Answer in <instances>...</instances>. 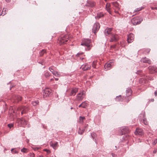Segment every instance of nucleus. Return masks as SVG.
<instances>
[{
    "mask_svg": "<svg viewBox=\"0 0 157 157\" xmlns=\"http://www.w3.org/2000/svg\"><path fill=\"white\" fill-rule=\"evenodd\" d=\"M55 80L56 81H57V80H58V78H55Z\"/></svg>",
    "mask_w": 157,
    "mask_h": 157,
    "instance_id": "052dcab7",
    "label": "nucleus"
},
{
    "mask_svg": "<svg viewBox=\"0 0 157 157\" xmlns=\"http://www.w3.org/2000/svg\"><path fill=\"white\" fill-rule=\"evenodd\" d=\"M50 146H52L54 149H56L57 147L58 146V143L57 142H55L54 143L51 144Z\"/></svg>",
    "mask_w": 157,
    "mask_h": 157,
    "instance_id": "a878e982",
    "label": "nucleus"
},
{
    "mask_svg": "<svg viewBox=\"0 0 157 157\" xmlns=\"http://www.w3.org/2000/svg\"><path fill=\"white\" fill-rule=\"evenodd\" d=\"M149 79L150 80H153V79H152V78H149Z\"/></svg>",
    "mask_w": 157,
    "mask_h": 157,
    "instance_id": "774afa93",
    "label": "nucleus"
},
{
    "mask_svg": "<svg viewBox=\"0 0 157 157\" xmlns=\"http://www.w3.org/2000/svg\"><path fill=\"white\" fill-rule=\"evenodd\" d=\"M120 129L121 132V135L128 132V128L126 127H121Z\"/></svg>",
    "mask_w": 157,
    "mask_h": 157,
    "instance_id": "aec40b11",
    "label": "nucleus"
},
{
    "mask_svg": "<svg viewBox=\"0 0 157 157\" xmlns=\"http://www.w3.org/2000/svg\"><path fill=\"white\" fill-rule=\"evenodd\" d=\"M53 80V78H51V79H50V81H52Z\"/></svg>",
    "mask_w": 157,
    "mask_h": 157,
    "instance_id": "338daca9",
    "label": "nucleus"
},
{
    "mask_svg": "<svg viewBox=\"0 0 157 157\" xmlns=\"http://www.w3.org/2000/svg\"><path fill=\"white\" fill-rule=\"evenodd\" d=\"M82 107L84 108H86L88 105L87 103L85 101L82 102Z\"/></svg>",
    "mask_w": 157,
    "mask_h": 157,
    "instance_id": "c756f323",
    "label": "nucleus"
},
{
    "mask_svg": "<svg viewBox=\"0 0 157 157\" xmlns=\"http://www.w3.org/2000/svg\"><path fill=\"white\" fill-rule=\"evenodd\" d=\"M13 153H14V154H17V153H18V152L16 150H15V151H13Z\"/></svg>",
    "mask_w": 157,
    "mask_h": 157,
    "instance_id": "3c124183",
    "label": "nucleus"
},
{
    "mask_svg": "<svg viewBox=\"0 0 157 157\" xmlns=\"http://www.w3.org/2000/svg\"><path fill=\"white\" fill-rule=\"evenodd\" d=\"M113 63L111 62L106 63L104 66V69L105 71L110 70L113 65Z\"/></svg>",
    "mask_w": 157,
    "mask_h": 157,
    "instance_id": "f8f14e48",
    "label": "nucleus"
},
{
    "mask_svg": "<svg viewBox=\"0 0 157 157\" xmlns=\"http://www.w3.org/2000/svg\"><path fill=\"white\" fill-rule=\"evenodd\" d=\"M44 75L46 78H48L50 76V74L47 71H45L44 72Z\"/></svg>",
    "mask_w": 157,
    "mask_h": 157,
    "instance_id": "c85d7f7f",
    "label": "nucleus"
},
{
    "mask_svg": "<svg viewBox=\"0 0 157 157\" xmlns=\"http://www.w3.org/2000/svg\"><path fill=\"white\" fill-rule=\"evenodd\" d=\"M85 119V117H84L80 116L79 117V119L81 121H83V120Z\"/></svg>",
    "mask_w": 157,
    "mask_h": 157,
    "instance_id": "79ce46f5",
    "label": "nucleus"
},
{
    "mask_svg": "<svg viewBox=\"0 0 157 157\" xmlns=\"http://www.w3.org/2000/svg\"><path fill=\"white\" fill-rule=\"evenodd\" d=\"M40 63V64H41L42 65H43L44 64V62H42L41 63Z\"/></svg>",
    "mask_w": 157,
    "mask_h": 157,
    "instance_id": "e2e57ef3",
    "label": "nucleus"
},
{
    "mask_svg": "<svg viewBox=\"0 0 157 157\" xmlns=\"http://www.w3.org/2000/svg\"><path fill=\"white\" fill-rule=\"evenodd\" d=\"M121 95H120L119 96H117L116 98V101H121L122 99H121Z\"/></svg>",
    "mask_w": 157,
    "mask_h": 157,
    "instance_id": "2f4dec72",
    "label": "nucleus"
},
{
    "mask_svg": "<svg viewBox=\"0 0 157 157\" xmlns=\"http://www.w3.org/2000/svg\"><path fill=\"white\" fill-rule=\"evenodd\" d=\"M68 36L64 35L61 36L58 39V42L60 45L65 44L68 41Z\"/></svg>",
    "mask_w": 157,
    "mask_h": 157,
    "instance_id": "f03ea898",
    "label": "nucleus"
},
{
    "mask_svg": "<svg viewBox=\"0 0 157 157\" xmlns=\"http://www.w3.org/2000/svg\"><path fill=\"white\" fill-rule=\"evenodd\" d=\"M115 47H116L115 45H112L111 46V48H115Z\"/></svg>",
    "mask_w": 157,
    "mask_h": 157,
    "instance_id": "864d4df0",
    "label": "nucleus"
},
{
    "mask_svg": "<svg viewBox=\"0 0 157 157\" xmlns=\"http://www.w3.org/2000/svg\"><path fill=\"white\" fill-rule=\"evenodd\" d=\"M157 143V139H156L154 140L152 142V144L153 145H155Z\"/></svg>",
    "mask_w": 157,
    "mask_h": 157,
    "instance_id": "a19ab883",
    "label": "nucleus"
},
{
    "mask_svg": "<svg viewBox=\"0 0 157 157\" xmlns=\"http://www.w3.org/2000/svg\"><path fill=\"white\" fill-rule=\"evenodd\" d=\"M46 52V50L44 49L42 50L40 52H39L40 55V56H43L44 53Z\"/></svg>",
    "mask_w": 157,
    "mask_h": 157,
    "instance_id": "7c9ffc66",
    "label": "nucleus"
},
{
    "mask_svg": "<svg viewBox=\"0 0 157 157\" xmlns=\"http://www.w3.org/2000/svg\"><path fill=\"white\" fill-rule=\"evenodd\" d=\"M83 53L82 52L78 53L77 54L76 56H79V55L82 54Z\"/></svg>",
    "mask_w": 157,
    "mask_h": 157,
    "instance_id": "49530a36",
    "label": "nucleus"
},
{
    "mask_svg": "<svg viewBox=\"0 0 157 157\" xmlns=\"http://www.w3.org/2000/svg\"><path fill=\"white\" fill-rule=\"evenodd\" d=\"M95 3L94 2H92L90 1H88L87 4L86 6L88 7H93L95 6Z\"/></svg>",
    "mask_w": 157,
    "mask_h": 157,
    "instance_id": "412c9836",
    "label": "nucleus"
},
{
    "mask_svg": "<svg viewBox=\"0 0 157 157\" xmlns=\"http://www.w3.org/2000/svg\"><path fill=\"white\" fill-rule=\"evenodd\" d=\"M104 15L103 12L98 13H97V15L95 17V18L96 19H98L100 18L103 17Z\"/></svg>",
    "mask_w": 157,
    "mask_h": 157,
    "instance_id": "4be33fe9",
    "label": "nucleus"
},
{
    "mask_svg": "<svg viewBox=\"0 0 157 157\" xmlns=\"http://www.w3.org/2000/svg\"><path fill=\"white\" fill-rule=\"evenodd\" d=\"M100 28V25L98 23H96L94 24L93 29H92V31L95 34L96 32L98 30L99 28Z\"/></svg>",
    "mask_w": 157,
    "mask_h": 157,
    "instance_id": "6e6552de",
    "label": "nucleus"
},
{
    "mask_svg": "<svg viewBox=\"0 0 157 157\" xmlns=\"http://www.w3.org/2000/svg\"><path fill=\"white\" fill-rule=\"evenodd\" d=\"M138 118L140 123H143L145 125L148 124V122L145 117L144 112H142L141 113H140L139 116Z\"/></svg>",
    "mask_w": 157,
    "mask_h": 157,
    "instance_id": "f257e3e1",
    "label": "nucleus"
},
{
    "mask_svg": "<svg viewBox=\"0 0 157 157\" xmlns=\"http://www.w3.org/2000/svg\"><path fill=\"white\" fill-rule=\"evenodd\" d=\"M18 109L21 110V114L22 115L23 113H26L29 110V108L27 106H23L21 108H19Z\"/></svg>",
    "mask_w": 157,
    "mask_h": 157,
    "instance_id": "9d476101",
    "label": "nucleus"
},
{
    "mask_svg": "<svg viewBox=\"0 0 157 157\" xmlns=\"http://www.w3.org/2000/svg\"><path fill=\"white\" fill-rule=\"evenodd\" d=\"M16 122L19 124L21 125H24L27 124V121L23 118L17 119L16 120Z\"/></svg>",
    "mask_w": 157,
    "mask_h": 157,
    "instance_id": "9b49d317",
    "label": "nucleus"
},
{
    "mask_svg": "<svg viewBox=\"0 0 157 157\" xmlns=\"http://www.w3.org/2000/svg\"><path fill=\"white\" fill-rule=\"evenodd\" d=\"M147 50L148 51L147 53H148L150 52V49H148Z\"/></svg>",
    "mask_w": 157,
    "mask_h": 157,
    "instance_id": "bf43d9fd",
    "label": "nucleus"
},
{
    "mask_svg": "<svg viewBox=\"0 0 157 157\" xmlns=\"http://www.w3.org/2000/svg\"><path fill=\"white\" fill-rule=\"evenodd\" d=\"M96 136H97L96 134L95 133H94V132L92 133L91 134V137H92V138L93 139V140L94 139L95 137H96Z\"/></svg>",
    "mask_w": 157,
    "mask_h": 157,
    "instance_id": "72a5a7b5",
    "label": "nucleus"
},
{
    "mask_svg": "<svg viewBox=\"0 0 157 157\" xmlns=\"http://www.w3.org/2000/svg\"><path fill=\"white\" fill-rule=\"evenodd\" d=\"M49 69L50 71L51 72L53 75L57 77H59L60 76V74L57 71H54L53 67H49Z\"/></svg>",
    "mask_w": 157,
    "mask_h": 157,
    "instance_id": "0eeeda50",
    "label": "nucleus"
},
{
    "mask_svg": "<svg viewBox=\"0 0 157 157\" xmlns=\"http://www.w3.org/2000/svg\"><path fill=\"white\" fill-rule=\"evenodd\" d=\"M155 6V7H151V8L152 10H157V6H156L155 5H154Z\"/></svg>",
    "mask_w": 157,
    "mask_h": 157,
    "instance_id": "c03bdc74",
    "label": "nucleus"
},
{
    "mask_svg": "<svg viewBox=\"0 0 157 157\" xmlns=\"http://www.w3.org/2000/svg\"><path fill=\"white\" fill-rule=\"evenodd\" d=\"M28 155L29 156V157H34L35 155L33 153H30Z\"/></svg>",
    "mask_w": 157,
    "mask_h": 157,
    "instance_id": "58836bf2",
    "label": "nucleus"
},
{
    "mask_svg": "<svg viewBox=\"0 0 157 157\" xmlns=\"http://www.w3.org/2000/svg\"><path fill=\"white\" fill-rule=\"evenodd\" d=\"M148 69L150 73H153L156 70V67L155 66H150L148 67Z\"/></svg>",
    "mask_w": 157,
    "mask_h": 157,
    "instance_id": "5701e85b",
    "label": "nucleus"
},
{
    "mask_svg": "<svg viewBox=\"0 0 157 157\" xmlns=\"http://www.w3.org/2000/svg\"><path fill=\"white\" fill-rule=\"evenodd\" d=\"M39 103L38 100H36L34 101H32V104L33 106H36Z\"/></svg>",
    "mask_w": 157,
    "mask_h": 157,
    "instance_id": "cd10ccee",
    "label": "nucleus"
},
{
    "mask_svg": "<svg viewBox=\"0 0 157 157\" xmlns=\"http://www.w3.org/2000/svg\"><path fill=\"white\" fill-rule=\"evenodd\" d=\"M12 99L14 100L15 102H18L21 100V97L19 95H13L12 97Z\"/></svg>",
    "mask_w": 157,
    "mask_h": 157,
    "instance_id": "2eb2a0df",
    "label": "nucleus"
},
{
    "mask_svg": "<svg viewBox=\"0 0 157 157\" xmlns=\"http://www.w3.org/2000/svg\"><path fill=\"white\" fill-rule=\"evenodd\" d=\"M112 155L113 157H117V155L114 154L112 153Z\"/></svg>",
    "mask_w": 157,
    "mask_h": 157,
    "instance_id": "8fccbe9b",
    "label": "nucleus"
},
{
    "mask_svg": "<svg viewBox=\"0 0 157 157\" xmlns=\"http://www.w3.org/2000/svg\"><path fill=\"white\" fill-rule=\"evenodd\" d=\"M14 148L12 149L11 150V151H12L14 150Z\"/></svg>",
    "mask_w": 157,
    "mask_h": 157,
    "instance_id": "0e129e2a",
    "label": "nucleus"
},
{
    "mask_svg": "<svg viewBox=\"0 0 157 157\" xmlns=\"http://www.w3.org/2000/svg\"><path fill=\"white\" fill-rule=\"evenodd\" d=\"M38 157H43V156L42 155H39L38 156Z\"/></svg>",
    "mask_w": 157,
    "mask_h": 157,
    "instance_id": "13d9d810",
    "label": "nucleus"
},
{
    "mask_svg": "<svg viewBox=\"0 0 157 157\" xmlns=\"http://www.w3.org/2000/svg\"><path fill=\"white\" fill-rule=\"evenodd\" d=\"M154 94H155V96H157V90H156L155 91V93H154Z\"/></svg>",
    "mask_w": 157,
    "mask_h": 157,
    "instance_id": "5fc2aeb1",
    "label": "nucleus"
},
{
    "mask_svg": "<svg viewBox=\"0 0 157 157\" xmlns=\"http://www.w3.org/2000/svg\"><path fill=\"white\" fill-rule=\"evenodd\" d=\"M143 8H144L143 7H141L140 8H137L134 11L135 12L139 11L141 10Z\"/></svg>",
    "mask_w": 157,
    "mask_h": 157,
    "instance_id": "f704fd0d",
    "label": "nucleus"
},
{
    "mask_svg": "<svg viewBox=\"0 0 157 157\" xmlns=\"http://www.w3.org/2000/svg\"><path fill=\"white\" fill-rule=\"evenodd\" d=\"M88 126V125L87 124L86 126L84 127V128L82 129V131H83V132L85 131V128L87 127Z\"/></svg>",
    "mask_w": 157,
    "mask_h": 157,
    "instance_id": "de8ad7c7",
    "label": "nucleus"
},
{
    "mask_svg": "<svg viewBox=\"0 0 157 157\" xmlns=\"http://www.w3.org/2000/svg\"><path fill=\"white\" fill-rule=\"evenodd\" d=\"M134 36L133 34L130 33L128 35L127 41L128 43L132 42L134 40Z\"/></svg>",
    "mask_w": 157,
    "mask_h": 157,
    "instance_id": "1a4fd4ad",
    "label": "nucleus"
},
{
    "mask_svg": "<svg viewBox=\"0 0 157 157\" xmlns=\"http://www.w3.org/2000/svg\"><path fill=\"white\" fill-rule=\"evenodd\" d=\"M112 30V28H107L105 30V34L106 36H108L110 35V36L112 34L111 31Z\"/></svg>",
    "mask_w": 157,
    "mask_h": 157,
    "instance_id": "a211bd4d",
    "label": "nucleus"
},
{
    "mask_svg": "<svg viewBox=\"0 0 157 157\" xmlns=\"http://www.w3.org/2000/svg\"><path fill=\"white\" fill-rule=\"evenodd\" d=\"M83 131H82V130L81 129V128H79L78 131V133L79 134L82 135L83 134Z\"/></svg>",
    "mask_w": 157,
    "mask_h": 157,
    "instance_id": "e433bc0d",
    "label": "nucleus"
},
{
    "mask_svg": "<svg viewBox=\"0 0 157 157\" xmlns=\"http://www.w3.org/2000/svg\"><path fill=\"white\" fill-rule=\"evenodd\" d=\"M51 92V90L50 89L46 88L44 90L43 92V95L44 97H47L48 96Z\"/></svg>",
    "mask_w": 157,
    "mask_h": 157,
    "instance_id": "4468645a",
    "label": "nucleus"
},
{
    "mask_svg": "<svg viewBox=\"0 0 157 157\" xmlns=\"http://www.w3.org/2000/svg\"><path fill=\"white\" fill-rule=\"evenodd\" d=\"M91 66L88 65H84L82 66V69L83 71H86L90 69Z\"/></svg>",
    "mask_w": 157,
    "mask_h": 157,
    "instance_id": "393cba45",
    "label": "nucleus"
},
{
    "mask_svg": "<svg viewBox=\"0 0 157 157\" xmlns=\"http://www.w3.org/2000/svg\"><path fill=\"white\" fill-rule=\"evenodd\" d=\"M78 91V88H73L71 91V93L70 94V96H74L76 94V93Z\"/></svg>",
    "mask_w": 157,
    "mask_h": 157,
    "instance_id": "6ab92c4d",
    "label": "nucleus"
},
{
    "mask_svg": "<svg viewBox=\"0 0 157 157\" xmlns=\"http://www.w3.org/2000/svg\"><path fill=\"white\" fill-rule=\"evenodd\" d=\"M44 151H46L48 153H49L50 152V151L49 150H48L47 149H44Z\"/></svg>",
    "mask_w": 157,
    "mask_h": 157,
    "instance_id": "a18cd8bd",
    "label": "nucleus"
},
{
    "mask_svg": "<svg viewBox=\"0 0 157 157\" xmlns=\"http://www.w3.org/2000/svg\"><path fill=\"white\" fill-rule=\"evenodd\" d=\"M110 5L109 3H107L106 4V10L110 14H112L111 12L110 11Z\"/></svg>",
    "mask_w": 157,
    "mask_h": 157,
    "instance_id": "bb28decb",
    "label": "nucleus"
},
{
    "mask_svg": "<svg viewBox=\"0 0 157 157\" xmlns=\"http://www.w3.org/2000/svg\"><path fill=\"white\" fill-rule=\"evenodd\" d=\"M32 149L34 151H36L40 148V147H32Z\"/></svg>",
    "mask_w": 157,
    "mask_h": 157,
    "instance_id": "37998d69",
    "label": "nucleus"
},
{
    "mask_svg": "<svg viewBox=\"0 0 157 157\" xmlns=\"http://www.w3.org/2000/svg\"><path fill=\"white\" fill-rule=\"evenodd\" d=\"M8 126L9 127L10 129H11L13 127V124L12 123H10L8 124Z\"/></svg>",
    "mask_w": 157,
    "mask_h": 157,
    "instance_id": "4c0bfd02",
    "label": "nucleus"
},
{
    "mask_svg": "<svg viewBox=\"0 0 157 157\" xmlns=\"http://www.w3.org/2000/svg\"><path fill=\"white\" fill-rule=\"evenodd\" d=\"M110 42H113L116 41L118 39V36L117 34H111L110 36Z\"/></svg>",
    "mask_w": 157,
    "mask_h": 157,
    "instance_id": "423d86ee",
    "label": "nucleus"
},
{
    "mask_svg": "<svg viewBox=\"0 0 157 157\" xmlns=\"http://www.w3.org/2000/svg\"><path fill=\"white\" fill-rule=\"evenodd\" d=\"M140 61L143 63H147L149 64H151V60L147 58L146 57L142 58L140 60Z\"/></svg>",
    "mask_w": 157,
    "mask_h": 157,
    "instance_id": "f3484780",
    "label": "nucleus"
},
{
    "mask_svg": "<svg viewBox=\"0 0 157 157\" xmlns=\"http://www.w3.org/2000/svg\"><path fill=\"white\" fill-rule=\"evenodd\" d=\"M27 150V148L23 147L21 150V151L23 153H26Z\"/></svg>",
    "mask_w": 157,
    "mask_h": 157,
    "instance_id": "c9c22d12",
    "label": "nucleus"
},
{
    "mask_svg": "<svg viewBox=\"0 0 157 157\" xmlns=\"http://www.w3.org/2000/svg\"><path fill=\"white\" fill-rule=\"evenodd\" d=\"M7 9L6 8H3L2 12V14L3 16L5 15L6 13V12L7 11Z\"/></svg>",
    "mask_w": 157,
    "mask_h": 157,
    "instance_id": "473e14b6",
    "label": "nucleus"
},
{
    "mask_svg": "<svg viewBox=\"0 0 157 157\" xmlns=\"http://www.w3.org/2000/svg\"><path fill=\"white\" fill-rule=\"evenodd\" d=\"M6 1L7 2H10V0H6Z\"/></svg>",
    "mask_w": 157,
    "mask_h": 157,
    "instance_id": "680f3d73",
    "label": "nucleus"
},
{
    "mask_svg": "<svg viewBox=\"0 0 157 157\" xmlns=\"http://www.w3.org/2000/svg\"><path fill=\"white\" fill-rule=\"evenodd\" d=\"M143 19L142 17H136L132 19L131 22L134 25L140 24L143 21Z\"/></svg>",
    "mask_w": 157,
    "mask_h": 157,
    "instance_id": "20e7f679",
    "label": "nucleus"
},
{
    "mask_svg": "<svg viewBox=\"0 0 157 157\" xmlns=\"http://www.w3.org/2000/svg\"><path fill=\"white\" fill-rule=\"evenodd\" d=\"M85 95V92L84 91H82L77 94L76 96V99L78 101L82 100L83 98V96Z\"/></svg>",
    "mask_w": 157,
    "mask_h": 157,
    "instance_id": "39448f33",
    "label": "nucleus"
},
{
    "mask_svg": "<svg viewBox=\"0 0 157 157\" xmlns=\"http://www.w3.org/2000/svg\"><path fill=\"white\" fill-rule=\"evenodd\" d=\"M112 4L114 6V9L115 10V12L119 14L118 10L120 9V8L119 7V4L118 3L116 2H113Z\"/></svg>",
    "mask_w": 157,
    "mask_h": 157,
    "instance_id": "ddd939ff",
    "label": "nucleus"
},
{
    "mask_svg": "<svg viewBox=\"0 0 157 157\" xmlns=\"http://www.w3.org/2000/svg\"><path fill=\"white\" fill-rule=\"evenodd\" d=\"M157 152V149H155L153 151V153H154H154H155Z\"/></svg>",
    "mask_w": 157,
    "mask_h": 157,
    "instance_id": "603ef678",
    "label": "nucleus"
},
{
    "mask_svg": "<svg viewBox=\"0 0 157 157\" xmlns=\"http://www.w3.org/2000/svg\"><path fill=\"white\" fill-rule=\"evenodd\" d=\"M127 136H128V135H127H127H124V137H124V139H125V140H126V139H127Z\"/></svg>",
    "mask_w": 157,
    "mask_h": 157,
    "instance_id": "6e6d98bb",
    "label": "nucleus"
},
{
    "mask_svg": "<svg viewBox=\"0 0 157 157\" xmlns=\"http://www.w3.org/2000/svg\"><path fill=\"white\" fill-rule=\"evenodd\" d=\"M82 103H81V104H80L79 105L78 107H82Z\"/></svg>",
    "mask_w": 157,
    "mask_h": 157,
    "instance_id": "4d7b16f0",
    "label": "nucleus"
},
{
    "mask_svg": "<svg viewBox=\"0 0 157 157\" xmlns=\"http://www.w3.org/2000/svg\"><path fill=\"white\" fill-rule=\"evenodd\" d=\"M135 134L136 135L142 136L143 135L142 129L140 128H136V131L135 132Z\"/></svg>",
    "mask_w": 157,
    "mask_h": 157,
    "instance_id": "dca6fc26",
    "label": "nucleus"
},
{
    "mask_svg": "<svg viewBox=\"0 0 157 157\" xmlns=\"http://www.w3.org/2000/svg\"><path fill=\"white\" fill-rule=\"evenodd\" d=\"M91 40L89 39H84L82 40V43H81V45L85 46L87 47V49L88 50H90V48L92 47L90 44Z\"/></svg>",
    "mask_w": 157,
    "mask_h": 157,
    "instance_id": "7ed1b4c3",
    "label": "nucleus"
},
{
    "mask_svg": "<svg viewBox=\"0 0 157 157\" xmlns=\"http://www.w3.org/2000/svg\"><path fill=\"white\" fill-rule=\"evenodd\" d=\"M132 90L130 88H128L126 90V96L127 97L129 96L131 94Z\"/></svg>",
    "mask_w": 157,
    "mask_h": 157,
    "instance_id": "b1692460",
    "label": "nucleus"
},
{
    "mask_svg": "<svg viewBox=\"0 0 157 157\" xmlns=\"http://www.w3.org/2000/svg\"><path fill=\"white\" fill-rule=\"evenodd\" d=\"M115 147H116V150H117V149H118V147H117V146H115Z\"/></svg>",
    "mask_w": 157,
    "mask_h": 157,
    "instance_id": "69168bd1",
    "label": "nucleus"
},
{
    "mask_svg": "<svg viewBox=\"0 0 157 157\" xmlns=\"http://www.w3.org/2000/svg\"><path fill=\"white\" fill-rule=\"evenodd\" d=\"M142 72L141 71H138L136 73L137 74H139V73Z\"/></svg>",
    "mask_w": 157,
    "mask_h": 157,
    "instance_id": "09e8293b",
    "label": "nucleus"
},
{
    "mask_svg": "<svg viewBox=\"0 0 157 157\" xmlns=\"http://www.w3.org/2000/svg\"><path fill=\"white\" fill-rule=\"evenodd\" d=\"M92 67L94 68H96V62L94 61H93L92 63Z\"/></svg>",
    "mask_w": 157,
    "mask_h": 157,
    "instance_id": "ea45409f",
    "label": "nucleus"
}]
</instances>
